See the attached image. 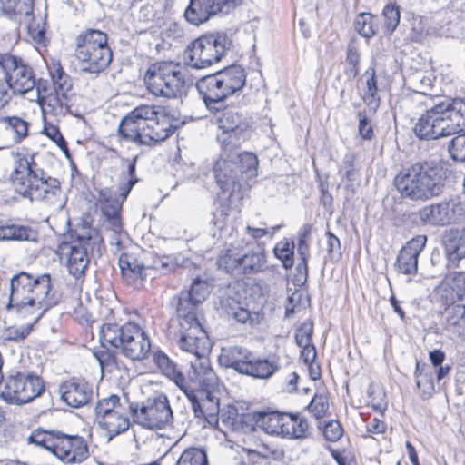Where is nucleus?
Segmentation results:
<instances>
[{
  "label": "nucleus",
  "mask_w": 465,
  "mask_h": 465,
  "mask_svg": "<svg viewBox=\"0 0 465 465\" xmlns=\"http://www.w3.org/2000/svg\"><path fill=\"white\" fill-rule=\"evenodd\" d=\"M435 295L438 298V302L445 308L457 306L459 304L457 303L458 302L463 301L461 298H457L456 292L443 282L436 288Z\"/></svg>",
  "instance_id": "obj_59"
},
{
  "label": "nucleus",
  "mask_w": 465,
  "mask_h": 465,
  "mask_svg": "<svg viewBox=\"0 0 465 465\" xmlns=\"http://www.w3.org/2000/svg\"><path fill=\"white\" fill-rule=\"evenodd\" d=\"M30 123L18 115H12L7 111L0 115V128L11 135L15 143H20L29 134Z\"/></svg>",
  "instance_id": "obj_30"
},
{
  "label": "nucleus",
  "mask_w": 465,
  "mask_h": 465,
  "mask_svg": "<svg viewBox=\"0 0 465 465\" xmlns=\"http://www.w3.org/2000/svg\"><path fill=\"white\" fill-rule=\"evenodd\" d=\"M442 326L451 339L465 341V303L444 308Z\"/></svg>",
  "instance_id": "obj_26"
},
{
  "label": "nucleus",
  "mask_w": 465,
  "mask_h": 465,
  "mask_svg": "<svg viewBox=\"0 0 465 465\" xmlns=\"http://www.w3.org/2000/svg\"><path fill=\"white\" fill-rule=\"evenodd\" d=\"M70 241L64 242L60 248L68 252L67 268L74 278L79 279L84 274L89 264L88 255H101L104 243L98 230L84 223L82 227L69 233Z\"/></svg>",
  "instance_id": "obj_10"
},
{
  "label": "nucleus",
  "mask_w": 465,
  "mask_h": 465,
  "mask_svg": "<svg viewBox=\"0 0 465 465\" xmlns=\"http://www.w3.org/2000/svg\"><path fill=\"white\" fill-rule=\"evenodd\" d=\"M329 406L327 395L315 393L306 409L316 420H321L327 414Z\"/></svg>",
  "instance_id": "obj_55"
},
{
  "label": "nucleus",
  "mask_w": 465,
  "mask_h": 465,
  "mask_svg": "<svg viewBox=\"0 0 465 465\" xmlns=\"http://www.w3.org/2000/svg\"><path fill=\"white\" fill-rule=\"evenodd\" d=\"M143 81L148 92L166 99L182 98L193 80L187 77L180 64L173 61H157L145 71Z\"/></svg>",
  "instance_id": "obj_7"
},
{
  "label": "nucleus",
  "mask_w": 465,
  "mask_h": 465,
  "mask_svg": "<svg viewBox=\"0 0 465 465\" xmlns=\"http://www.w3.org/2000/svg\"><path fill=\"white\" fill-rule=\"evenodd\" d=\"M448 173L441 162L419 161L401 171L394 184L403 198L427 202L444 192Z\"/></svg>",
  "instance_id": "obj_4"
},
{
  "label": "nucleus",
  "mask_w": 465,
  "mask_h": 465,
  "mask_svg": "<svg viewBox=\"0 0 465 465\" xmlns=\"http://www.w3.org/2000/svg\"><path fill=\"white\" fill-rule=\"evenodd\" d=\"M427 241L426 235L419 234L406 242L399 252L394 264L398 272L406 275L417 273L419 256L423 251Z\"/></svg>",
  "instance_id": "obj_23"
},
{
  "label": "nucleus",
  "mask_w": 465,
  "mask_h": 465,
  "mask_svg": "<svg viewBox=\"0 0 465 465\" xmlns=\"http://www.w3.org/2000/svg\"><path fill=\"white\" fill-rule=\"evenodd\" d=\"M129 410L135 423L151 430L164 429L173 419V411L165 395L148 399L146 405L141 408L137 404L131 403Z\"/></svg>",
  "instance_id": "obj_16"
},
{
  "label": "nucleus",
  "mask_w": 465,
  "mask_h": 465,
  "mask_svg": "<svg viewBox=\"0 0 465 465\" xmlns=\"http://www.w3.org/2000/svg\"><path fill=\"white\" fill-rule=\"evenodd\" d=\"M194 355L191 361L189 378L194 385L183 389L189 400L194 417L203 420L210 426H215L219 421L220 399L219 379L211 367L209 353H200L199 350L186 351Z\"/></svg>",
  "instance_id": "obj_2"
},
{
  "label": "nucleus",
  "mask_w": 465,
  "mask_h": 465,
  "mask_svg": "<svg viewBox=\"0 0 465 465\" xmlns=\"http://www.w3.org/2000/svg\"><path fill=\"white\" fill-rule=\"evenodd\" d=\"M2 13L9 19L22 22L33 15L34 0H0Z\"/></svg>",
  "instance_id": "obj_37"
},
{
  "label": "nucleus",
  "mask_w": 465,
  "mask_h": 465,
  "mask_svg": "<svg viewBox=\"0 0 465 465\" xmlns=\"http://www.w3.org/2000/svg\"><path fill=\"white\" fill-rule=\"evenodd\" d=\"M74 55L81 72L98 76L113 61V51L108 36L98 29H87L76 37Z\"/></svg>",
  "instance_id": "obj_9"
},
{
  "label": "nucleus",
  "mask_w": 465,
  "mask_h": 465,
  "mask_svg": "<svg viewBox=\"0 0 465 465\" xmlns=\"http://www.w3.org/2000/svg\"><path fill=\"white\" fill-rule=\"evenodd\" d=\"M150 351L151 341L143 331L138 339H134L127 347L125 346L123 355L133 361H141L147 358Z\"/></svg>",
  "instance_id": "obj_40"
},
{
  "label": "nucleus",
  "mask_w": 465,
  "mask_h": 465,
  "mask_svg": "<svg viewBox=\"0 0 465 465\" xmlns=\"http://www.w3.org/2000/svg\"><path fill=\"white\" fill-rule=\"evenodd\" d=\"M155 108L150 105L135 107L127 115H124L118 126L119 136L128 142L143 145V133L148 115H154Z\"/></svg>",
  "instance_id": "obj_22"
},
{
  "label": "nucleus",
  "mask_w": 465,
  "mask_h": 465,
  "mask_svg": "<svg viewBox=\"0 0 465 465\" xmlns=\"http://www.w3.org/2000/svg\"><path fill=\"white\" fill-rule=\"evenodd\" d=\"M312 232V225L304 224L298 232L297 235V253L298 256H310V245L307 242Z\"/></svg>",
  "instance_id": "obj_63"
},
{
  "label": "nucleus",
  "mask_w": 465,
  "mask_h": 465,
  "mask_svg": "<svg viewBox=\"0 0 465 465\" xmlns=\"http://www.w3.org/2000/svg\"><path fill=\"white\" fill-rule=\"evenodd\" d=\"M42 133L60 148L67 159H71V153L68 148L67 142L60 132L58 126L54 125L51 123H45Z\"/></svg>",
  "instance_id": "obj_50"
},
{
  "label": "nucleus",
  "mask_w": 465,
  "mask_h": 465,
  "mask_svg": "<svg viewBox=\"0 0 465 465\" xmlns=\"http://www.w3.org/2000/svg\"><path fill=\"white\" fill-rule=\"evenodd\" d=\"M448 144V152L455 162L465 163V130L457 134Z\"/></svg>",
  "instance_id": "obj_58"
},
{
  "label": "nucleus",
  "mask_w": 465,
  "mask_h": 465,
  "mask_svg": "<svg viewBox=\"0 0 465 465\" xmlns=\"http://www.w3.org/2000/svg\"><path fill=\"white\" fill-rule=\"evenodd\" d=\"M445 359V352L440 349H434L429 352V360L431 365L435 368L434 371L438 381L444 379L451 369L449 364L443 365Z\"/></svg>",
  "instance_id": "obj_56"
},
{
  "label": "nucleus",
  "mask_w": 465,
  "mask_h": 465,
  "mask_svg": "<svg viewBox=\"0 0 465 465\" xmlns=\"http://www.w3.org/2000/svg\"><path fill=\"white\" fill-rule=\"evenodd\" d=\"M357 117L359 119L358 130L360 136L363 140H371L374 137V131L366 110L359 111Z\"/></svg>",
  "instance_id": "obj_64"
},
{
  "label": "nucleus",
  "mask_w": 465,
  "mask_h": 465,
  "mask_svg": "<svg viewBox=\"0 0 465 465\" xmlns=\"http://www.w3.org/2000/svg\"><path fill=\"white\" fill-rule=\"evenodd\" d=\"M59 391L63 401L73 408L88 404L94 396L92 385L85 380L77 378L64 381L59 387Z\"/></svg>",
  "instance_id": "obj_24"
},
{
  "label": "nucleus",
  "mask_w": 465,
  "mask_h": 465,
  "mask_svg": "<svg viewBox=\"0 0 465 465\" xmlns=\"http://www.w3.org/2000/svg\"><path fill=\"white\" fill-rule=\"evenodd\" d=\"M175 465H208L207 455L204 450L191 448L185 450Z\"/></svg>",
  "instance_id": "obj_53"
},
{
  "label": "nucleus",
  "mask_w": 465,
  "mask_h": 465,
  "mask_svg": "<svg viewBox=\"0 0 465 465\" xmlns=\"http://www.w3.org/2000/svg\"><path fill=\"white\" fill-rule=\"evenodd\" d=\"M153 361L163 375L173 381L183 391L188 386L185 378L178 370L176 363L163 351L157 350L153 353Z\"/></svg>",
  "instance_id": "obj_33"
},
{
  "label": "nucleus",
  "mask_w": 465,
  "mask_h": 465,
  "mask_svg": "<svg viewBox=\"0 0 465 465\" xmlns=\"http://www.w3.org/2000/svg\"><path fill=\"white\" fill-rule=\"evenodd\" d=\"M210 293L206 281L195 278L189 291L178 295L176 313L180 324L179 347L183 351L199 350L201 353H210L211 341L200 323L195 310L198 304L206 300Z\"/></svg>",
  "instance_id": "obj_3"
},
{
  "label": "nucleus",
  "mask_w": 465,
  "mask_h": 465,
  "mask_svg": "<svg viewBox=\"0 0 465 465\" xmlns=\"http://www.w3.org/2000/svg\"><path fill=\"white\" fill-rule=\"evenodd\" d=\"M37 239L38 232L31 226L14 224L12 241L36 242Z\"/></svg>",
  "instance_id": "obj_62"
},
{
  "label": "nucleus",
  "mask_w": 465,
  "mask_h": 465,
  "mask_svg": "<svg viewBox=\"0 0 465 465\" xmlns=\"http://www.w3.org/2000/svg\"><path fill=\"white\" fill-rule=\"evenodd\" d=\"M218 114L216 123L221 133L216 139L221 151L224 153H236L251 138L253 119L248 113L225 104Z\"/></svg>",
  "instance_id": "obj_11"
},
{
  "label": "nucleus",
  "mask_w": 465,
  "mask_h": 465,
  "mask_svg": "<svg viewBox=\"0 0 465 465\" xmlns=\"http://www.w3.org/2000/svg\"><path fill=\"white\" fill-rule=\"evenodd\" d=\"M313 322L309 319L302 322L296 330L294 339L297 346L312 343Z\"/></svg>",
  "instance_id": "obj_61"
},
{
  "label": "nucleus",
  "mask_w": 465,
  "mask_h": 465,
  "mask_svg": "<svg viewBox=\"0 0 465 465\" xmlns=\"http://www.w3.org/2000/svg\"><path fill=\"white\" fill-rule=\"evenodd\" d=\"M465 130V98L440 101L426 109L413 126L420 140H436Z\"/></svg>",
  "instance_id": "obj_5"
},
{
  "label": "nucleus",
  "mask_w": 465,
  "mask_h": 465,
  "mask_svg": "<svg viewBox=\"0 0 465 465\" xmlns=\"http://www.w3.org/2000/svg\"><path fill=\"white\" fill-rule=\"evenodd\" d=\"M28 443L41 447L65 464L80 463L89 456L86 440L79 435L38 427L32 430Z\"/></svg>",
  "instance_id": "obj_8"
},
{
  "label": "nucleus",
  "mask_w": 465,
  "mask_h": 465,
  "mask_svg": "<svg viewBox=\"0 0 465 465\" xmlns=\"http://www.w3.org/2000/svg\"><path fill=\"white\" fill-rule=\"evenodd\" d=\"M245 292L246 290L242 286H234L221 300V307L229 318L252 327L260 323L262 316L260 312L251 310Z\"/></svg>",
  "instance_id": "obj_18"
},
{
  "label": "nucleus",
  "mask_w": 465,
  "mask_h": 465,
  "mask_svg": "<svg viewBox=\"0 0 465 465\" xmlns=\"http://www.w3.org/2000/svg\"><path fill=\"white\" fill-rule=\"evenodd\" d=\"M67 100L66 94L65 97H64L60 92H54V95H49L45 105L49 109L50 114L64 116L67 114H72Z\"/></svg>",
  "instance_id": "obj_52"
},
{
  "label": "nucleus",
  "mask_w": 465,
  "mask_h": 465,
  "mask_svg": "<svg viewBox=\"0 0 465 465\" xmlns=\"http://www.w3.org/2000/svg\"><path fill=\"white\" fill-rule=\"evenodd\" d=\"M108 343H104V347L101 344V349L94 350L93 354L97 360L102 372L108 371H113L117 368V360L114 351L107 348Z\"/></svg>",
  "instance_id": "obj_49"
},
{
  "label": "nucleus",
  "mask_w": 465,
  "mask_h": 465,
  "mask_svg": "<svg viewBox=\"0 0 465 465\" xmlns=\"http://www.w3.org/2000/svg\"><path fill=\"white\" fill-rule=\"evenodd\" d=\"M59 299L53 292L52 277L49 273H30L20 271L9 281L8 312H14L23 319L35 314V322L51 308L57 305Z\"/></svg>",
  "instance_id": "obj_1"
},
{
  "label": "nucleus",
  "mask_w": 465,
  "mask_h": 465,
  "mask_svg": "<svg viewBox=\"0 0 465 465\" xmlns=\"http://www.w3.org/2000/svg\"><path fill=\"white\" fill-rule=\"evenodd\" d=\"M232 153H221L220 158L215 162L213 171L217 185L223 193H229L228 200L233 203L243 197V190L241 185L236 163L230 158Z\"/></svg>",
  "instance_id": "obj_19"
},
{
  "label": "nucleus",
  "mask_w": 465,
  "mask_h": 465,
  "mask_svg": "<svg viewBox=\"0 0 465 465\" xmlns=\"http://www.w3.org/2000/svg\"><path fill=\"white\" fill-rule=\"evenodd\" d=\"M49 74L54 92H60L65 97V93L70 91L73 86L70 75L64 72L60 62L53 63L52 67H49Z\"/></svg>",
  "instance_id": "obj_43"
},
{
  "label": "nucleus",
  "mask_w": 465,
  "mask_h": 465,
  "mask_svg": "<svg viewBox=\"0 0 465 465\" xmlns=\"http://www.w3.org/2000/svg\"><path fill=\"white\" fill-rule=\"evenodd\" d=\"M242 248L232 245L230 248L223 251L217 259V265L223 269L227 273L232 275H241Z\"/></svg>",
  "instance_id": "obj_39"
},
{
  "label": "nucleus",
  "mask_w": 465,
  "mask_h": 465,
  "mask_svg": "<svg viewBox=\"0 0 465 465\" xmlns=\"http://www.w3.org/2000/svg\"><path fill=\"white\" fill-rule=\"evenodd\" d=\"M125 323L120 325L116 322H106L104 323L100 328L99 341L104 347V343H108L115 349H119L121 351L125 340Z\"/></svg>",
  "instance_id": "obj_38"
},
{
  "label": "nucleus",
  "mask_w": 465,
  "mask_h": 465,
  "mask_svg": "<svg viewBox=\"0 0 465 465\" xmlns=\"http://www.w3.org/2000/svg\"><path fill=\"white\" fill-rule=\"evenodd\" d=\"M432 367L421 361H416L414 377L416 385L421 391L423 400L430 399L435 392L434 375Z\"/></svg>",
  "instance_id": "obj_35"
},
{
  "label": "nucleus",
  "mask_w": 465,
  "mask_h": 465,
  "mask_svg": "<svg viewBox=\"0 0 465 465\" xmlns=\"http://www.w3.org/2000/svg\"><path fill=\"white\" fill-rule=\"evenodd\" d=\"M100 195L104 198V203L101 206L103 215L106 218L111 230L115 233H120L123 230L121 217L123 201H120L117 197L105 196L102 191L100 192Z\"/></svg>",
  "instance_id": "obj_34"
},
{
  "label": "nucleus",
  "mask_w": 465,
  "mask_h": 465,
  "mask_svg": "<svg viewBox=\"0 0 465 465\" xmlns=\"http://www.w3.org/2000/svg\"><path fill=\"white\" fill-rule=\"evenodd\" d=\"M377 16L371 13L362 12L359 14L354 21L355 30L362 37L370 39L378 32Z\"/></svg>",
  "instance_id": "obj_42"
},
{
  "label": "nucleus",
  "mask_w": 465,
  "mask_h": 465,
  "mask_svg": "<svg viewBox=\"0 0 465 465\" xmlns=\"http://www.w3.org/2000/svg\"><path fill=\"white\" fill-rule=\"evenodd\" d=\"M242 0H190L184 10L186 22L193 25H200L217 16L231 13Z\"/></svg>",
  "instance_id": "obj_17"
},
{
  "label": "nucleus",
  "mask_w": 465,
  "mask_h": 465,
  "mask_svg": "<svg viewBox=\"0 0 465 465\" xmlns=\"http://www.w3.org/2000/svg\"><path fill=\"white\" fill-rule=\"evenodd\" d=\"M232 46V39L225 32L203 35L184 50V64L193 69L207 68L220 62Z\"/></svg>",
  "instance_id": "obj_12"
},
{
  "label": "nucleus",
  "mask_w": 465,
  "mask_h": 465,
  "mask_svg": "<svg viewBox=\"0 0 465 465\" xmlns=\"http://www.w3.org/2000/svg\"><path fill=\"white\" fill-rule=\"evenodd\" d=\"M430 263L439 272L443 273L447 269L456 268L459 266L458 263H452L450 260L446 245H443V249L434 248L430 254Z\"/></svg>",
  "instance_id": "obj_57"
},
{
  "label": "nucleus",
  "mask_w": 465,
  "mask_h": 465,
  "mask_svg": "<svg viewBox=\"0 0 465 465\" xmlns=\"http://www.w3.org/2000/svg\"><path fill=\"white\" fill-rule=\"evenodd\" d=\"M45 381L32 371H12L5 380L0 398L7 404L22 406L41 396Z\"/></svg>",
  "instance_id": "obj_14"
},
{
  "label": "nucleus",
  "mask_w": 465,
  "mask_h": 465,
  "mask_svg": "<svg viewBox=\"0 0 465 465\" xmlns=\"http://www.w3.org/2000/svg\"><path fill=\"white\" fill-rule=\"evenodd\" d=\"M158 113L155 111L154 115H148L146 124H144L143 133V145H150L153 143L162 142L169 138L174 132L175 127L163 118H157Z\"/></svg>",
  "instance_id": "obj_27"
},
{
  "label": "nucleus",
  "mask_w": 465,
  "mask_h": 465,
  "mask_svg": "<svg viewBox=\"0 0 465 465\" xmlns=\"http://www.w3.org/2000/svg\"><path fill=\"white\" fill-rule=\"evenodd\" d=\"M15 192L31 202L46 201L62 192L61 182L47 174L35 161L33 154L17 153L15 169L10 175Z\"/></svg>",
  "instance_id": "obj_6"
},
{
  "label": "nucleus",
  "mask_w": 465,
  "mask_h": 465,
  "mask_svg": "<svg viewBox=\"0 0 465 465\" xmlns=\"http://www.w3.org/2000/svg\"><path fill=\"white\" fill-rule=\"evenodd\" d=\"M180 263L177 254H155L153 260L152 268L166 274L174 271Z\"/></svg>",
  "instance_id": "obj_51"
},
{
  "label": "nucleus",
  "mask_w": 465,
  "mask_h": 465,
  "mask_svg": "<svg viewBox=\"0 0 465 465\" xmlns=\"http://www.w3.org/2000/svg\"><path fill=\"white\" fill-rule=\"evenodd\" d=\"M442 244L446 245L451 262L459 264L465 258V228L450 231L443 237Z\"/></svg>",
  "instance_id": "obj_36"
},
{
  "label": "nucleus",
  "mask_w": 465,
  "mask_h": 465,
  "mask_svg": "<svg viewBox=\"0 0 465 465\" xmlns=\"http://www.w3.org/2000/svg\"><path fill=\"white\" fill-rule=\"evenodd\" d=\"M282 412L261 411L260 429L270 435H278Z\"/></svg>",
  "instance_id": "obj_46"
},
{
  "label": "nucleus",
  "mask_w": 465,
  "mask_h": 465,
  "mask_svg": "<svg viewBox=\"0 0 465 465\" xmlns=\"http://www.w3.org/2000/svg\"><path fill=\"white\" fill-rule=\"evenodd\" d=\"M218 362L239 374L262 380L271 378L279 370L276 361L256 357L251 351L240 346L223 349Z\"/></svg>",
  "instance_id": "obj_13"
},
{
  "label": "nucleus",
  "mask_w": 465,
  "mask_h": 465,
  "mask_svg": "<svg viewBox=\"0 0 465 465\" xmlns=\"http://www.w3.org/2000/svg\"><path fill=\"white\" fill-rule=\"evenodd\" d=\"M118 265L124 281L129 285L139 288L147 278L146 271L149 267L134 253L122 252Z\"/></svg>",
  "instance_id": "obj_25"
},
{
  "label": "nucleus",
  "mask_w": 465,
  "mask_h": 465,
  "mask_svg": "<svg viewBox=\"0 0 465 465\" xmlns=\"http://www.w3.org/2000/svg\"><path fill=\"white\" fill-rule=\"evenodd\" d=\"M195 87L206 109L213 114L221 112L230 97L216 73L200 77L195 83Z\"/></svg>",
  "instance_id": "obj_20"
},
{
  "label": "nucleus",
  "mask_w": 465,
  "mask_h": 465,
  "mask_svg": "<svg viewBox=\"0 0 465 465\" xmlns=\"http://www.w3.org/2000/svg\"><path fill=\"white\" fill-rule=\"evenodd\" d=\"M236 153L235 170H237L239 178H241V185L242 190L250 186V182L257 176L258 173V157L255 153L251 152H242Z\"/></svg>",
  "instance_id": "obj_32"
},
{
  "label": "nucleus",
  "mask_w": 465,
  "mask_h": 465,
  "mask_svg": "<svg viewBox=\"0 0 465 465\" xmlns=\"http://www.w3.org/2000/svg\"><path fill=\"white\" fill-rule=\"evenodd\" d=\"M30 322L22 326H9L6 327L3 332V339L7 341L20 342L26 339L33 331L34 326L37 323L35 321V314L29 315Z\"/></svg>",
  "instance_id": "obj_45"
},
{
  "label": "nucleus",
  "mask_w": 465,
  "mask_h": 465,
  "mask_svg": "<svg viewBox=\"0 0 465 465\" xmlns=\"http://www.w3.org/2000/svg\"><path fill=\"white\" fill-rule=\"evenodd\" d=\"M97 423L106 431L108 441L127 431L131 426L129 415L124 408L111 414L107 413V416L99 420Z\"/></svg>",
  "instance_id": "obj_31"
},
{
  "label": "nucleus",
  "mask_w": 465,
  "mask_h": 465,
  "mask_svg": "<svg viewBox=\"0 0 465 465\" xmlns=\"http://www.w3.org/2000/svg\"><path fill=\"white\" fill-rule=\"evenodd\" d=\"M460 211H462V205L460 202L444 199L421 207L418 211V217L425 224L445 226L455 223L458 219L457 213Z\"/></svg>",
  "instance_id": "obj_21"
},
{
  "label": "nucleus",
  "mask_w": 465,
  "mask_h": 465,
  "mask_svg": "<svg viewBox=\"0 0 465 465\" xmlns=\"http://www.w3.org/2000/svg\"><path fill=\"white\" fill-rule=\"evenodd\" d=\"M230 97L242 91L246 84L247 73L243 66L232 64L215 72Z\"/></svg>",
  "instance_id": "obj_28"
},
{
  "label": "nucleus",
  "mask_w": 465,
  "mask_h": 465,
  "mask_svg": "<svg viewBox=\"0 0 465 465\" xmlns=\"http://www.w3.org/2000/svg\"><path fill=\"white\" fill-rule=\"evenodd\" d=\"M442 282L456 292L457 298H465V272H454Z\"/></svg>",
  "instance_id": "obj_60"
},
{
  "label": "nucleus",
  "mask_w": 465,
  "mask_h": 465,
  "mask_svg": "<svg viewBox=\"0 0 465 465\" xmlns=\"http://www.w3.org/2000/svg\"><path fill=\"white\" fill-rule=\"evenodd\" d=\"M0 68L13 95H24L35 87L32 66L22 57L12 53H0Z\"/></svg>",
  "instance_id": "obj_15"
},
{
  "label": "nucleus",
  "mask_w": 465,
  "mask_h": 465,
  "mask_svg": "<svg viewBox=\"0 0 465 465\" xmlns=\"http://www.w3.org/2000/svg\"><path fill=\"white\" fill-rule=\"evenodd\" d=\"M339 173L341 174L342 179L348 182L346 188L352 185L360 176V169L357 167V154L355 153H347L341 161V166L339 169Z\"/></svg>",
  "instance_id": "obj_44"
},
{
  "label": "nucleus",
  "mask_w": 465,
  "mask_h": 465,
  "mask_svg": "<svg viewBox=\"0 0 465 465\" xmlns=\"http://www.w3.org/2000/svg\"><path fill=\"white\" fill-rule=\"evenodd\" d=\"M124 407L121 403L119 396L113 394L108 398L98 401L94 411L96 420H102L108 414L114 413L116 411H121Z\"/></svg>",
  "instance_id": "obj_47"
},
{
  "label": "nucleus",
  "mask_w": 465,
  "mask_h": 465,
  "mask_svg": "<svg viewBox=\"0 0 465 465\" xmlns=\"http://www.w3.org/2000/svg\"><path fill=\"white\" fill-rule=\"evenodd\" d=\"M241 275L255 274L266 269V254L260 246L242 248Z\"/></svg>",
  "instance_id": "obj_29"
},
{
  "label": "nucleus",
  "mask_w": 465,
  "mask_h": 465,
  "mask_svg": "<svg viewBox=\"0 0 465 465\" xmlns=\"http://www.w3.org/2000/svg\"><path fill=\"white\" fill-rule=\"evenodd\" d=\"M382 16L384 18L383 29L385 33L392 34L400 24V6L396 3L386 5L382 10Z\"/></svg>",
  "instance_id": "obj_48"
},
{
  "label": "nucleus",
  "mask_w": 465,
  "mask_h": 465,
  "mask_svg": "<svg viewBox=\"0 0 465 465\" xmlns=\"http://www.w3.org/2000/svg\"><path fill=\"white\" fill-rule=\"evenodd\" d=\"M261 411L241 413L240 419L233 430L244 433L252 432L260 429Z\"/></svg>",
  "instance_id": "obj_54"
},
{
  "label": "nucleus",
  "mask_w": 465,
  "mask_h": 465,
  "mask_svg": "<svg viewBox=\"0 0 465 465\" xmlns=\"http://www.w3.org/2000/svg\"><path fill=\"white\" fill-rule=\"evenodd\" d=\"M294 249V241L284 238L278 242L272 250L274 256L281 261L282 265L285 270H290L293 267Z\"/></svg>",
  "instance_id": "obj_41"
}]
</instances>
